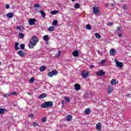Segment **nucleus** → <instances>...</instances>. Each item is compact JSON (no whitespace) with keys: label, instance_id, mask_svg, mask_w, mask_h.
<instances>
[{"label":"nucleus","instance_id":"nucleus-1","mask_svg":"<svg viewBox=\"0 0 131 131\" xmlns=\"http://www.w3.org/2000/svg\"><path fill=\"white\" fill-rule=\"evenodd\" d=\"M38 38H37L36 36H33L29 43V47L30 49H33L34 47L37 45V42H38Z\"/></svg>","mask_w":131,"mask_h":131},{"label":"nucleus","instance_id":"nucleus-2","mask_svg":"<svg viewBox=\"0 0 131 131\" xmlns=\"http://www.w3.org/2000/svg\"><path fill=\"white\" fill-rule=\"evenodd\" d=\"M53 106L54 103L52 101H46L43 103L41 104V108H49Z\"/></svg>","mask_w":131,"mask_h":131},{"label":"nucleus","instance_id":"nucleus-3","mask_svg":"<svg viewBox=\"0 0 131 131\" xmlns=\"http://www.w3.org/2000/svg\"><path fill=\"white\" fill-rule=\"evenodd\" d=\"M58 74V72H57V70H53L52 71V72H49L48 73L47 75L49 77H53L54 75L56 76Z\"/></svg>","mask_w":131,"mask_h":131},{"label":"nucleus","instance_id":"nucleus-4","mask_svg":"<svg viewBox=\"0 0 131 131\" xmlns=\"http://www.w3.org/2000/svg\"><path fill=\"white\" fill-rule=\"evenodd\" d=\"M36 21V19L35 18H31L28 20V22L30 25H34L35 24Z\"/></svg>","mask_w":131,"mask_h":131},{"label":"nucleus","instance_id":"nucleus-5","mask_svg":"<svg viewBox=\"0 0 131 131\" xmlns=\"http://www.w3.org/2000/svg\"><path fill=\"white\" fill-rule=\"evenodd\" d=\"M93 13L97 15V14H100V11L99 10V9L98 8V7L94 6L93 7Z\"/></svg>","mask_w":131,"mask_h":131},{"label":"nucleus","instance_id":"nucleus-6","mask_svg":"<svg viewBox=\"0 0 131 131\" xmlns=\"http://www.w3.org/2000/svg\"><path fill=\"white\" fill-rule=\"evenodd\" d=\"M116 64L118 68H122V67H123V63L122 62H119V61H116Z\"/></svg>","mask_w":131,"mask_h":131},{"label":"nucleus","instance_id":"nucleus-7","mask_svg":"<svg viewBox=\"0 0 131 131\" xmlns=\"http://www.w3.org/2000/svg\"><path fill=\"white\" fill-rule=\"evenodd\" d=\"M98 76H104L105 75V72H103V70H100L96 73Z\"/></svg>","mask_w":131,"mask_h":131},{"label":"nucleus","instance_id":"nucleus-8","mask_svg":"<svg viewBox=\"0 0 131 131\" xmlns=\"http://www.w3.org/2000/svg\"><path fill=\"white\" fill-rule=\"evenodd\" d=\"M110 54L111 56H115L116 55V50L114 49H111Z\"/></svg>","mask_w":131,"mask_h":131},{"label":"nucleus","instance_id":"nucleus-9","mask_svg":"<svg viewBox=\"0 0 131 131\" xmlns=\"http://www.w3.org/2000/svg\"><path fill=\"white\" fill-rule=\"evenodd\" d=\"M17 54L18 55H19V56H20V57H25V52L21 51V50H19L17 52Z\"/></svg>","mask_w":131,"mask_h":131},{"label":"nucleus","instance_id":"nucleus-10","mask_svg":"<svg viewBox=\"0 0 131 131\" xmlns=\"http://www.w3.org/2000/svg\"><path fill=\"white\" fill-rule=\"evenodd\" d=\"M81 75L83 78H87L88 76H89V73H85L84 71H83L81 73Z\"/></svg>","mask_w":131,"mask_h":131},{"label":"nucleus","instance_id":"nucleus-11","mask_svg":"<svg viewBox=\"0 0 131 131\" xmlns=\"http://www.w3.org/2000/svg\"><path fill=\"white\" fill-rule=\"evenodd\" d=\"M73 55L74 57H78V56H79V52L77 50H75L73 52Z\"/></svg>","mask_w":131,"mask_h":131},{"label":"nucleus","instance_id":"nucleus-12","mask_svg":"<svg viewBox=\"0 0 131 131\" xmlns=\"http://www.w3.org/2000/svg\"><path fill=\"white\" fill-rule=\"evenodd\" d=\"M66 119L67 120V121H70L71 120H72V116L70 115L66 116Z\"/></svg>","mask_w":131,"mask_h":131},{"label":"nucleus","instance_id":"nucleus-13","mask_svg":"<svg viewBox=\"0 0 131 131\" xmlns=\"http://www.w3.org/2000/svg\"><path fill=\"white\" fill-rule=\"evenodd\" d=\"M102 126V125L101 124L100 122H99L98 124H97L96 125V129H97V130H101V127Z\"/></svg>","mask_w":131,"mask_h":131},{"label":"nucleus","instance_id":"nucleus-14","mask_svg":"<svg viewBox=\"0 0 131 131\" xmlns=\"http://www.w3.org/2000/svg\"><path fill=\"white\" fill-rule=\"evenodd\" d=\"M75 86V90L76 91H79L80 90V85L78 84H75L74 85Z\"/></svg>","mask_w":131,"mask_h":131},{"label":"nucleus","instance_id":"nucleus-15","mask_svg":"<svg viewBox=\"0 0 131 131\" xmlns=\"http://www.w3.org/2000/svg\"><path fill=\"white\" fill-rule=\"evenodd\" d=\"M47 97V94L46 93H43L41 95H40L38 97L39 99H43V98H46Z\"/></svg>","mask_w":131,"mask_h":131},{"label":"nucleus","instance_id":"nucleus-16","mask_svg":"<svg viewBox=\"0 0 131 131\" xmlns=\"http://www.w3.org/2000/svg\"><path fill=\"white\" fill-rule=\"evenodd\" d=\"M5 112H7L6 108H0V114H5Z\"/></svg>","mask_w":131,"mask_h":131},{"label":"nucleus","instance_id":"nucleus-17","mask_svg":"<svg viewBox=\"0 0 131 131\" xmlns=\"http://www.w3.org/2000/svg\"><path fill=\"white\" fill-rule=\"evenodd\" d=\"M47 69V67L46 66H41L39 68V70L40 72H43V71Z\"/></svg>","mask_w":131,"mask_h":131},{"label":"nucleus","instance_id":"nucleus-18","mask_svg":"<svg viewBox=\"0 0 131 131\" xmlns=\"http://www.w3.org/2000/svg\"><path fill=\"white\" fill-rule=\"evenodd\" d=\"M91 113V108H88L85 110V114L89 115Z\"/></svg>","mask_w":131,"mask_h":131},{"label":"nucleus","instance_id":"nucleus-19","mask_svg":"<svg viewBox=\"0 0 131 131\" xmlns=\"http://www.w3.org/2000/svg\"><path fill=\"white\" fill-rule=\"evenodd\" d=\"M7 16L8 18H13V17H14V13L9 12L7 14Z\"/></svg>","mask_w":131,"mask_h":131},{"label":"nucleus","instance_id":"nucleus-20","mask_svg":"<svg viewBox=\"0 0 131 131\" xmlns=\"http://www.w3.org/2000/svg\"><path fill=\"white\" fill-rule=\"evenodd\" d=\"M34 8L36 11H38V8H40V5L39 4H36L34 5Z\"/></svg>","mask_w":131,"mask_h":131},{"label":"nucleus","instance_id":"nucleus-21","mask_svg":"<svg viewBox=\"0 0 131 131\" xmlns=\"http://www.w3.org/2000/svg\"><path fill=\"white\" fill-rule=\"evenodd\" d=\"M39 13H40L42 18H46V13L42 10L39 11Z\"/></svg>","mask_w":131,"mask_h":131},{"label":"nucleus","instance_id":"nucleus-22","mask_svg":"<svg viewBox=\"0 0 131 131\" xmlns=\"http://www.w3.org/2000/svg\"><path fill=\"white\" fill-rule=\"evenodd\" d=\"M111 84L112 85H115V84H116V80L113 79L111 81Z\"/></svg>","mask_w":131,"mask_h":131},{"label":"nucleus","instance_id":"nucleus-23","mask_svg":"<svg viewBox=\"0 0 131 131\" xmlns=\"http://www.w3.org/2000/svg\"><path fill=\"white\" fill-rule=\"evenodd\" d=\"M74 8L75 9H79V8H80V5L79 4V3L75 4Z\"/></svg>","mask_w":131,"mask_h":131},{"label":"nucleus","instance_id":"nucleus-24","mask_svg":"<svg viewBox=\"0 0 131 131\" xmlns=\"http://www.w3.org/2000/svg\"><path fill=\"white\" fill-rule=\"evenodd\" d=\"M43 39L45 40V41H48L49 40V36L48 35H46L43 36Z\"/></svg>","mask_w":131,"mask_h":131},{"label":"nucleus","instance_id":"nucleus-25","mask_svg":"<svg viewBox=\"0 0 131 131\" xmlns=\"http://www.w3.org/2000/svg\"><path fill=\"white\" fill-rule=\"evenodd\" d=\"M112 91H113V88L111 86H108V94H111Z\"/></svg>","mask_w":131,"mask_h":131},{"label":"nucleus","instance_id":"nucleus-26","mask_svg":"<svg viewBox=\"0 0 131 131\" xmlns=\"http://www.w3.org/2000/svg\"><path fill=\"white\" fill-rule=\"evenodd\" d=\"M59 11H56V10H55V11H51V14H52V15H56V14H58V13H59Z\"/></svg>","mask_w":131,"mask_h":131},{"label":"nucleus","instance_id":"nucleus-27","mask_svg":"<svg viewBox=\"0 0 131 131\" xmlns=\"http://www.w3.org/2000/svg\"><path fill=\"white\" fill-rule=\"evenodd\" d=\"M95 36L96 38H101V35H100V34H99L98 33H95Z\"/></svg>","mask_w":131,"mask_h":131},{"label":"nucleus","instance_id":"nucleus-28","mask_svg":"<svg viewBox=\"0 0 131 131\" xmlns=\"http://www.w3.org/2000/svg\"><path fill=\"white\" fill-rule=\"evenodd\" d=\"M49 31H54L55 30V28H54V26H51L48 28Z\"/></svg>","mask_w":131,"mask_h":131},{"label":"nucleus","instance_id":"nucleus-29","mask_svg":"<svg viewBox=\"0 0 131 131\" xmlns=\"http://www.w3.org/2000/svg\"><path fill=\"white\" fill-rule=\"evenodd\" d=\"M18 37H19V38H23V37H24V34H23V33H19L18 34Z\"/></svg>","mask_w":131,"mask_h":131},{"label":"nucleus","instance_id":"nucleus-30","mask_svg":"<svg viewBox=\"0 0 131 131\" xmlns=\"http://www.w3.org/2000/svg\"><path fill=\"white\" fill-rule=\"evenodd\" d=\"M52 25L54 26H57L58 25V20H53Z\"/></svg>","mask_w":131,"mask_h":131},{"label":"nucleus","instance_id":"nucleus-31","mask_svg":"<svg viewBox=\"0 0 131 131\" xmlns=\"http://www.w3.org/2000/svg\"><path fill=\"white\" fill-rule=\"evenodd\" d=\"M86 28L88 30H91L92 29V26L91 25H86Z\"/></svg>","mask_w":131,"mask_h":131},{"label":"nucleus","instance_id":"nucleus-32","mask_svg":"<svg viewBox=\"0 0 131 131\" xmlns=\"http://www.w3.org/2000/svg\"><path fill=\"white\" fill-rule=\"evenodd\" d=\"M18 46H19V43H18L17 42H15V50L16 51H18V50H19V47H18Z\"/></svg>","mask_w":131,"mask_h":131},{"label":"nucleus","instance_id":"nucleus-33","mask_svg":"<svg viewBox=\"0 0 131 131\" xmlns=\"http://www.w3.org/2000/svg\"><path fill=\"white\" fill-rule=\"evenodd\" d=\"M33 126L34 127L36 126H39V124H38V123L37 122H33Z\"/></svg>","mask_w":131,"mask_h":131},{"label":"nucleus","instance_id":"nucleus-34","mask_svg":"<svg viewBox=\"0 0 131 131\" xmlns=\"http://www.w3.org/2000/svg\"><path fill=\"white\" fill-rule=\"evenodd\" d=\"M64 100L66 102H70V98L68 97H64Z\"/></svg>","mask_w":131,"mask_h":131},{"label":"nucleus","instance_id":"nucleus-35","mask_svg":"<svg viewBox=\"0 0 131 131\" xmlns=\"http://www.w3.org/2000/svg\"><path fill=\"white\" fill-rule=\"evenodd\" d=\"M20 49H21V50H24L25 49V44L24 43H22L20 45Z\"/></svg>","mask_w":131,"mask_h":131},{"label":"nucleus","instance_id":"nucleus-36","mask_svg":"<svg viewBox=\"0 0 131 131\" xmlns=\"http://www.w3.org/2000/svg\"><path fill=\"white\" fill-rule=\"evenodd\" d=\"M11 96V94H6L3 95L5 98H8V97H10Z\"/></svg>","mask_w":131,"mask_h":131},{"label":"nucleus","instance_id":"nucleus-37","mask_svg":"<svg viewBox=\"0 0 131 131\" xmlns=\"http://www.w3.org/2000/svg\"><path fill=\"white\" fill-rule=\"evenodd\" d=\"M34 78H31V79H30L29 81L31 82V83H32V82H34Z\"/></svg>","mask_w":131,"mask_h":131},{"label":"nucleus","instance_id":"nucleus-38","mask_svg":"<svg viewBox=\"0 0 131 131\" xmlns=\"http://www.w3.org/2000/svg\"><path fill=\"white\" fill-rule=\"evenodd\" d=\"M84 98L85 99H88L89 98V93L85 94V95H84Z\"/></svg>","mask_w":131,"mask_h":131},{"label":"nucleus","instance_id":"nucleus-39","mask_svg":"<svg viewBox=\"0 0 131 131\" xmlns=\"http://www.w3.org/2000/svg\"><path fill=\"white\" fill-rule=\"evenodd\" d=\"M60 55H61V51H59L58 53L56 54V57H60Z\"/></svg>","mask_w":131,"mask_h":131},{"label":"nucleus","instance_id":"nucleus-40","mask_svg":"<svg viewBox=\"0 0 131 131\" xmlns=\"http://www.w3.org/2000/svg\"><path fill=\"white\" fill-rule=\"evenodd\" d=\"M46 120H47V117H43L42 119V122L45 123V122H46Z\"/></svg>","mask_w":131,"mask_h":131},{"label":"nucleus","instance_id":"nucleus-41","mask_svg":"<svg viewBox=\"0 0 131 131\" xmlns=\"http://www.w3.org/2000/svg\"><path fill=\"white\" fill-rule=\"evenodd\" d=\"M107 25H108V26H112V25H113V24H112V23H111V22H108L107 23Z\"/></svg>","mask_w":131,"mask_h":131},{"label":"nucleus","instance_id":"nucleus-42","mask_svg":"<svg viewBox=\"0 0 131 131\" xmlns=\"http://www.w3.org/2000/svg\"><path fill=\"white\" fill-rule=\"evenodd\" d=\"M10 95H14V96H17V93L16 92H12Z\"/></svg>","mask_w":131,"mask_h":131},{"label":"nucleus","instance_id":"nucleus-43","mask_svg":"<svg viewBox=\"0 0 131 131\" xmlns=\"http://www.w3.org/2000/svg\"><path fill=\"white\" fill-rule=\"evenodd\" d=\"M6 9H10V5L9 4H7L6 5Z\"/></svg>","mask_w":131,"mask_h":131},{"label":"nucleus","instance_id":"nucleus-44","mask_svg":"<svg viewBox=\"0 0 131 131\" xmlns=\"http://www.w3.org/2000/svg\"><path fill=\"white\" fill-rule=\"evenodd\" d=\"M16 29H17V30H21V27H20V26H17V27H16Z\"/></svg>","mask_w":131,"mask_h":131},{"label":"nucleus","instance_id":"nucleus-45","mask_svg":"<svg viewBox=\"0 0 131 131\" xmlns=\"http://www.w3.org/2000/svg\"><path fill=\"white\" fill-rule=\"evenodd\" d=\"M101 64H104V63H105V60L104 59L102 60L101 61Z\"/></svg>","mask_w":131,"mask_h":131},{"label":"nucleus","instance_id":"nucleus-46","mask_svg":"<svg viewBox=\"0 0 131 131\" xmlns=\"http://www.w3.org/2000/svg\"><path fill=\"white\" fill-rule=\"evenodd\" d=\"M118 35L119 37H121L122 36V34H119Z\"/></svg>","mask_w":131,"mask_h":131},{"label":"nucleus","instance_id":"nucleus-47","mask_svg":"<svg viewBox=\"0 0 131 131\" xmlns=\"http://www.w3.org/2000/svg\"><path fill=\"white\" fill-rule=\"evenodd\" d=\"M34 115L33 114H30V117H31L32 118L33 117Z\"/></svg>","mask_w":131,"mask_h":131},{"label":"nucleus","instance_id":"nucleus-48","mask_svg":"<svg viewBox=\"0 0 131 131\" xmlns=\"http://www.w3.org/2000/svg\"><path fill=\"white\" fill-rule=\"evenodd\" d=\"M90 68H94V65L92 64L91 66L89 67Z\"/></svg>","mask_w":131,"mask_h":131},{"label":"nucleus","instance_id":"nucleus-49","mask_svg":"<svg viewBox=\"0 0 131 131\" xmlns=\"http://www.w3.org/2000/svg\"><path fill=\"white\" fill-rule=\"evenodd\" d=\"M123 8H124V9H126V6L125 5H124Z\"/></svg>","mask_w":131,"mask_h":131},{"label":"nucleus","instance_id":"nucleus-50","mask_svg":"<svg viewBox=\"0 0 131 131\" xmlns=\"http://www.w3.org/2000/svg\"><path fill=\"white\" fill-rule=\"evenodd\" d=\"M28 95H29V96H31V94H30V93H28Z\"/></svg>","mask_w":131,"mask_h":131},{"label":"nucleus","instance_id":"nucleus-51","mask_svg":"<svg viewBox=\"0 0 131 131\" xmlns=\"http://www.w3.org/2000/svg\"><path fill=\"white\" fill-rule=\"evenodd\" d=\"M129 96H130V94H127V95H126L127 97H129Z\"/></svg>","mask_w":131,"mask_h":131},{"label":"nucleus","instance_id":"nucleus-52","mask_svg":"<svg viewBox=\"0 0 131 131\" xmlns=\"http://www.w3.org/2000/svg\"><path fill=\"white\" fill-rule=\"evenodd\" d=\"M105 7H109V5L108 4L105 5Z\"/></svg>","mask_w":131,"mask_h":131},{"label":"nucleus","instance_id":"nucleus-53","mask_svg":"<svg viewBox=\"0 0 131 131\" xmlns=\"http://www.w3.org/2000/svg\"><path fill=\"white\" fill-rule=\"evenodd\" d=\"M62 104H64V100H62Z\"/></svg>","mask_w":131,"mask_h":131},{"label":"nucleus","instance_id":"nucleus-54","mask_svg":"<svg viewBox=\"0 0 131 131\" xmlns=\"http://www.w3.org/2000/svg\"><path fill=\"white\" fill-rule=\"evenodd\" d=\"M0 65H2V62L0 61Z\"/></svg>","mask_w":131,"mask_h":131},{"label":"nucleus","instance_id":"nucleus-55","mask_svg":"<svg viewBox=\"0 0 131 131\" xmlns=\"http://www.w3.org/2000/svg\"><path fill=\"white\" fill-rule=\"evenodd\" d=\"M97 52H98V53H99V52H100V51L98 50Z\"/></svg>","mask_w":131,"mask_h":131},{"label":"nucleus","instance_id":"nucleus-56","mask_svg":"<svg viewBox=\"0 0 131 131\" xmlns=\"http://www.w3.org/2000/svg\"><path fill=\"white\" fill-rule=\"evenodd\" d=\"M118 29H119V28H118Z\"/></svg>","mask_w":131,"mask_h":131}]
</instances>
